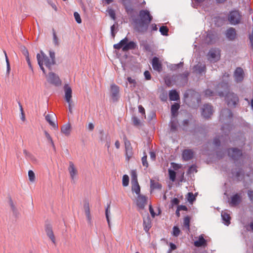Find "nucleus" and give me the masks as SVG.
I'll return each mask as SVG.
<instances>
[{"mask_svg":"<svg viewBox=\"0 0 253 253\" xmlns=\"http://www.w3.org/2000/svg\"><path fill=\"white\" fill-rule=\"evenodd\" d=\"M152 19L153 16L148 10H140L138 17L133 19L135 30L140 33L146 32Z\"/></svg>","mask_w":253,"mask_h":253,"instance_id":"nucleus-1","label":"nucleus"},{"mask_svg":"<svg viewBox=\"0 0 253 253\" xmlns=\"http://www.w3.org/2000/svg\"><path fill=\"white\" fill-rule=\"evenodd\" d=\"M40 52L41 54L38 53L37 54L38 63L43 74H45V70L43 66V62L45 66L49 70H51V67L55 64L56 61H52L50 58H49L42 50Z\"/></svg>","mask_w":253,"mask_h":253,"instance_id":"nucleus-2","label":"nucleus"},{"mask_svg":"<svg viewBox=\"0 0 253 253\" xmlns=\"http://www.w3.org/2000/svg\"><path fill=\"white\" fill-rule=\"evenodd\" d=\"M227 19L231 25H236L241 23L242 15L238 10H233L229 12Z\"/></svg>","mask_w":253,"mask_h":253,"instance_id":"nucleus-3","label":"nucleus"},{"mask_svg":"<svg viewBox=\"0 0 253 253\" xmlns=\"http://www.w3.org/2000/svg\"><path fill=\"white\" fill-rule=\"evenodd\" d=\"M185 99L190 100L194 103L196 101V105H193V107H197L201 102V96L199 93L193 90H188L184 94Z\"/></svg>","mask_w":253,"mask_h":253,"instance_id":"nucleus-4","label":"nucleus"},{"mask_svg":"<svg viewBox=\"0 0 253 253\" xmlns=\"http://www.w3.org/2000/svg\"><path fill=\"white\" fill-rule=\"evenodd\" d=\"M228 156L235 162L240 160L243 156V150L237 147H232L228 149Z\"/></svg>","mask_w":253,"mask_h":253,"instance_id":"nucleus-5","label":"nucleus"},{"mask_svg":"<svg viewBox=\"0 0 253 253\" xmlns=\"http://www.w3.org/2000/svg\"><path fill=\"white\" fill-rule=\"evenodd\" d=\"M225 100L228 106L231 107H235L239 101L238 95L234 92L230 91L226 93Z\"/></svg>","mask_w":253,"mask_h":253,"instance_id":"nucleus-6","label":"nucleus"},{"mask_svg":"<svg viewBox=\"0 0 253 253\" xmlns=\"http://www.w3.org/2000/svg\"><path fill=\"white\" fill-rule=\"evenodd\" d=\"M232 117L233 114L231 111L229 109L225 108L221 111L219 119L222 122L225 121L228 122H231Z\"/></svg>","mask_w":253,"mask_h":253,"instance_id":"nucleus-7","label":"nucleus"},{"mask_svg":"<svg viewBox=\"0 0 253 253\" xmlns=\"http://www.w3.org/2000/svg\"><path fill=\"white\" fill-rule=\"evenodd\" d=\"M47 81L55 86H59L61 84V81L58 76L53 72L49 73L47 76Z\"/></svg>","mask_w":253,"mask_h":253,"instance_id":"nucleus-8","label":"nucleus"},{"mask_svg":"<svg viewBox=\"0 0 253 253\" xmlns=\"http://www.w3.org/2000/svg\"><path fill=\"white\" fill-rule=\"evenodd\" d=\"M246 141L245 134L241 132L238 133L233 139L235 144L242 148L245 145Z\"/></svg>","mask_w":253,"mask_h":253,"instance_id":"nucleus-9","label":"nucleus"},{"mask_svg":"<svg viewBox=\"0 0 253 253\" xmlns=\"http://www.w3.org/2000/svg\"><path fill=\"white\" fill-rule=\"evenodd\" d=\"M220 50L218 48H212L208 53L209 59L211 62H216L220 59Z\"/></svg>","mask_w":253,"mask_h":253,"instance_id":"nucleus-10","label":"nucleus"},{"mask_svg":"<svg viewBox=\"0 0 253 253\" xmlns=\"http://www.w3.org/2000/svg\"><path fill=\"white\" fill-rule=\"evenodd\" d=\"M213 110L212 106L209 104L204 105L202 108V115L205 118H209L212 115Z\"/></svg>","mask_w":253,"mask_h":253,"instance_id":"nucleus-11","label":"nucleus"},{"mask_svg":"<svg viewBox=\"0 0 253 253\" xmlns=\"http://www.w3.org/2000/svg\"><path fill=\"white\" fill-rule=\"evenodd\" d=\"M125 150H126V160L128 162L130 158H131L133 155L132 148L131 146V144L129 141L125 140Z\"/></svg>","mask_w":253,"mask_h":253,"instance_id":"nucleus-12","label":"nucleus"},{"mask_svg":"<svg viewBox=\"0 0 253 253\" xmlns=\"http://www.w3.org/2000/svg\"><path fill=\"white\" fill-rule=\"evenodd\" d=\"M242 201L241 194L236 193L231 197L229 205L231 207H236L239 205Z\"/></svg>","mask_w":253,"mask_h":253,"instance_id":"nucleus-13","label":"nucleus"},{"mask_svg":"<svg viewBox=\"0 0 253 253\" xmlns=\"http://www.w3.org/2000/svg\"><path fill=\"white\" fill-rule=\"evenodd\" d=\"M111 96L114 101H116L119 97V87L115 84L111 85Z\"/></svg>","mask_w":253,"mask_h":253,"instance_id":"nucleus-14","label":"nucleus"},{"mask_svg":"<svg viewBox=\"0 0 253 253\" xmlns=\"http://www.w3.org/2000/svg\"><path fill=\"white\" fill-rule=\"evenodd\" d=\"M64 90L65 91V98L66 101L70 104L71 102L72 97V90L71 87L68 84H65L64 86Z\"/></svg>","mask_w":253,"mask_h":253,"instance_id":"nucleus-15","label":"nucleus"},{"mask_svg":"<svg viewBox=\"0 0 253 253\" xmlns=\"http://www.w3.org/2000/svg\"><path fill=\"white\" fill-rule=\"evenodd\" d=\"M225 36L229 41H234L237 38V33L235 28H229L225 32Z\"/></svg>","mask_w":253,"mask_h":253,"instance_id":"nucleus-16","label":"nucleus"},{"mask_svg":"<svg viewBox=\"0 0 253 253\" xmlns=\"http://www.w3.org/2000/svg\"><path fill=\"white\" fill-rule=\"evenodd\" d=\"M234 77L236 82H242L244 79V71L241 67L236 68L234 72Z\"/></svg>","mask_w":253,"mask_h":253,"instance_id":"nucleus-17","label":"nucleus"},{"mask_svg":"<svg viewBox=\"0 0 253 253\" xmlns=\"http://www.w3.org/2000/svg\"><path fill=\"white\" fill-rule=\"evenodd\" d=\"M152 66L153 68V69L155 71H156L158 72L159 73H160L162 72L163 68H162V64L160 62L159 59L157 57H154L152 60Z\"/></svg>","mask_w":253,"mask_h":253,"instance_id":"nucleus-18","label":"nucleus"},{"mask_svg":"<svg viewBox=\"0 0 253 253\" xmlns=\"http://www.w3.org/2000/svg\"><path fill=\"white\" fill-rule=\"evenodd\" d=\"M147 202L146 197L145 196L139 195L136 201V205L139 209L142 210L144 208Z\"/></svg>","mask_w":253,"mask_h":253,"instance_id":"nucleus-19","label":"nucleus"},{"mask_svg":"<svg viewBox=\"0 0 253 253\" xmlns=\"http://www.w3.org/2000/svg\"><path fill=\"white\" fill-rule=\"evenodd\" d=\"M206 67L205 64L198 63L193 67V72L196 74H201L206 72Z\"/></svg>","mask_w":253,"mask_h":253,"instance_id":"nucleus-20","label":"nucleus"},{"mask_svg":"<svg viewBox=\"0 0 253 253\" xmlns=\"http://www.w3.org/2000/svg\"><path fill=\"white\" fill-rule=\"evenodd\" d=\"M68 171L69 172L72 180H74L75 176L78 174V170L75 168L74 163L71 161L69 162Z\"/></svg>","mask_w":253,"mask_h":253,"instance_id":"nucleus-21","label":"nucleus"},{"mask_svg":"<svg viewBox=\"0 0 253 253\" xmlns=\"http://www.w3.org/2000/svg\"><path fill=\"white\" fill-rule=\"evenodd\" d=\"M194 156V152L191 149H185L183 151L182 158L186 161L191 160Z\"/></svg>","mask_w":253,"mask_h":253,"instance_id":"nucleus-22","label":"nucleus"},{"mask_svg":"<svg viewBox=\"0 0 253 253\" xmlns=\"http://www.w3.org/2000/svg\"><path fill=\"white\" fill-rule=\"evenodd\" d=\"M55 115L54 113L51 114H47L45 117L46 121L49 123V124L53 127L54 129H58V125L52 121L51 119L55 117Z\"/></svg>","mask_w":253,"mask_h":253,"instance_id":"nucleus-23","label":"nucleus"},{"mask_svg":"<svg viewBox=\"0 0 253 253\" xmlns=\"http://www.w3.org/2000/svg\"><path fill=\"white\" fill-rule=\"evenodd\" d=\"M45 232L48 237L51 240L53 243L55 244V238L51 227L50 226H47L45 228Z\"/></svg>","mask_w":253,"mask_h":253,"instance_id":"nucleus-24","label":"nucleus"},{"mask_svg":"<svg viewBox=\"0 0 253 253\" xmlns=\"http://www.w3.org/2000/svg\"><path fill=\"white\" fill-rule=\"evenodd\" d=\"M190 218L188 216H185L183 221V230L188 233L190 230Z\"/></svg>","mask_w":253,"mask_h":253,"instance_id":"nucleus-25","label":"nucleus"},{"mask_svg":"<svg viewBox=\"0 0 253 253\" xmlns=\"http://www.w3.org/2000/svg\"><path fill=\"white\" fill-rule=\"evenodd\" d=\"M143 227L146 232L148 233L151 227V221L149 216L143 219Z\"/></svg>","mask_w":253,"mask_h":253,"instance_id":"nucleus-26","label":"nucleus"},{"mask_svg":"<svg viewBox=\"0 0 253 253\" xmlns=\"http://www.w3.org/2000/svg\"><path fill=\"white\" fill-rule=\"evenodd\" d=\"M136 44L132 41L127 43V42L123 47L124 51H127L130 49H134L136 48Z\"/></svg>","mask_w":253,"mask_h":253,"instance_id":"nucleus-27","label":"nucleus"},{"mask_svg":"<svg viewBox=\"0 0 253 253\" xmlns=\"http://www.w3.org/2000/svg\"><path fill=\"white\" fill-rule=\"evenodd\" d=\"M179 105L177 103H174L171 106V117L175 119L177 115V111L179 108Z\"/></svg>","mask_w":253,"mask_h":253,"instance_id":"nucleus-28","label":"nucleus"},{"mask_svg":"<svg viewBox=\"0 0 253 253\" xmlns=\"http://www.w3.org/2000/svg\"><path fill=\"white\" fill-rule=\"evenodd\" d=\"M61 131L66 136L69 135L71 131V126L69 124L64 125L61 128Z\"/></svg>","mask_w":253,"mask_h":253,"instance_id":"nucleus-29","label":"nucleus"},{"mask_svg":"<svg viewBox=\"0 0 253 253\" xmlns=\"http://www.w3.org/2000/svg\"><path fill=\"white\" fill-rule=\"evenodd\" d=\"M221 217L224 224L226 225H229L231 219L230 215L226 212L222 211Z\"/></svg>","mask_w":253,"mask_h":253,"instance_id":"nucleus-30","label":"nucleus"},{"mask_svg":"<svg viewBox=\"0 0 253 253\" xmlns=\"http://www.w3.org/2000/svg\"><path fill=\"white\" fill-rule=\"evenodd\" d=\"M169 99L171 101H177L179 99V96L175 90L170 91L169 93Z\"/></svg>","mask_w":253,"mask_h":253,"instance_id":"nucleus-31","label":"nucleus"},{"mask_svg":"<svg viewBox=\"0 0 253 253\" xmlns=\"http://www.w3.org/2000/svg\"><path fill=\"white\" fill-rule=\"evenodd\" d=\"M206 240L202 236H200L198 240L194 242L196 247H200L206 245Z\"/></svg>","mask_w":253,"mask_h":253,"instance_id":"nucleus-32","label":"nucleus"},{"mask_svg":"<svg viewBox=\"0 0 253 253\" xmlns=\"http://www.w3.org/2000/svg\"><path fill=\"white\" fill-rule=\"evenodd\" d=\"M233 176L238 181H240L243 179V173L242 169H238L235 172L232 171Z\"/></svg>","mask_w":253,"mask_h":253,"instance_id":"nucleus-33","label":"nucleus"},{"mask_svg":"<svg viewBox=\"0 0 253 253\" xmlns=\"http://www.w3.org/2000/svg\"><path fill=\"white\" fill-rule=\"evenodd\" d=\"M132 191L136 193V194L139 195L140 193V187L138 184V181L131 182Z\"/></svg>","mask_w":253,"mask_h":253,"instance_id":"nucleus-34","label":"nucleus"},{"mask_svg":"<svg viewBox=\"0 0 253 253\" xmlns=\"http://www.w3.org/2000/svg\"><path fill=\"white\" fill-rule=\"evenodd\" d=\"M125 7L128 15H130L131 17H133L134 15L135 11L131 4H126Z\"/></svg>","mask_w":253,"mask_h":253,"instance_id":"nucleus-35","label":"nucleus"},{"mask_svg":"<svg viewBox=\"0 0 253 253\" xmlns=\"http://www.w3.org/2000/svg\"><path fill=\"white\" fill-rule=\"evenodd\" d=\"M8 203L13 214L15 216H17L19 214V212L11 198H9Z\"/></svg>","mask_w":253,"mask_h":253,"instance_id":"nucleus-36","label":"nucleus"},{"mask_svg":"<svg viewBox=\"0 0 253 253\" xmlns=\"http://www.w3.org/2000/svg\"><path fill=\"white\" fill-rule=\"evenodd\" d=\"M128 42V39L126 37L122 40H121L119 43L115 44L114 45V48L116 49H120L124 46V45Z\"/></svg>","mask_w":253,"mask_h":253,"instance_id":"nucleus-37","label":"nucleus"},{"mask_svg":"<svg viewBox=\"0 0 253 253\" xmlns=\"http://www.w3.org/2000/svg\"><path fill=\"white\" fill-rule=\"evenodd\" d=\"M177 121L176 118L175 119L171 117V121L170 122V129L172 131H175L177 129Z\"/></svg>","mask_w":253,"mask_h":253,"instance_id":"nucleus-38","label":"nucleus"},{"mask_svg":"<svg viewBox=\"0 0 253 253\" xmlns=\"http://www.w3.org/2000/svg\"><path fill=\"white\" fill-rule=\"evenodd\" d=\"M44 133L45 136L46 138H47V140H48V142L51 144L53 150H55V145L54 144V142H53L52 139L51 137L50 136V134L46 130L44 131Z\"/></svg>","mask_w":253,"mask_h":253,"instance_id":"nucleus-39","label":"nucleus"},{"mask_svg":"<svg viewBox=\"0 0 253 253\" xmlns=\"http://www.w3.org/2000/svg\"><path fill=\"white\" fill-rule=\"evenodd\" d=\"M53 42L55 46H58L59 45V40L57 37L56 33L54 29H53Z\"/></svg>","mask_w":253,"mask_h":253,"instance_id":"nucleus-40","label":"nucleus"},{"mask_svg":"<svg viewBox=\"0 0 253 253\" xmlns=\"http://www.w3.org/2000/svg\"><path fill=\"white\" fill-rule=\"evenodd\" d=\"M168 172H169V179L172 181H174L175 180V177H176V172L174 170L170 169H169Z\"/></svg>","mask_w":253,"mask_h":253,"instance_id":"nucleus-41","label":"nucleus"},{"mask_svg":"<svg viewBox=\"0 0 253 253\" xmlns=\"http://www.w3.org/2000/svg\"><path fill=\"white\" fill-rule=\"evenodd\" d=\"M122 184L123 186L126 187L129 184V177L127 175L125 174L123 176Z\"/></svg>","mask_w":253,"mask_h":253,"instance_id":"nucleus-42","label":"nucleus"},{"mask_svg":"<svg viewBox=\"0 0 253 253\" xmlns=\"http://www.w3.org/2000/svg\"><path fill=\"white\" fill-rule=\"evenodd\" d=\"M160 32L163 36H167L169 32V29L167 26H162L160 28Z\"/></svg>","mask_w":253,"mask_h":253,"instance_id":"nucleus-43","label":"nucleus"},{"mask_svg":"<svg viewBox=\"0 0 253 253\" xmlns=\"http://www.w3.org/2000/svg\"><path fill=\"white\" fill-rule=\"evenodd\" d=\"M213 35L211 33H208L207 34L206 40L208 43H212L213 42Z\"/></svg>","mask_w":253,"mask_h":253,"instance_id":"nucleus-44","label":"nucleus"},{"mask_svg":"<svg viewBox=\"0 0 253 253\" xmlns=\"http://www.w3.org/2000/svg\"><path fill=\"white\" fill-rule=\"evenodd\" d=\"M3 52L4 53V55L5 57V60H6V68H7L6 73L7 74H9V72H10V63H9L8 57H7L6 51H3Z\"/></svg>","mask_w":253,"mask_h":253,"instance_id":"nucleus-45","label":"nucleus"},{"mask_svg":"<svg viewBox=\"0 0 253 253\" xmlns=\"http://www.w3.org/2000/svg\"><path fill=\"white\" fill-rule=\"evenodd\" d=\"M84 209L85 213L90 212V208H89V204L87 201H85L84 202Z\"/></svg>","mask_w":253,"mask_h":253,"instance_id":"nucleus-46","label":"nucleus"},{"mask_svg":"<svg viewBox=\"0 0 253 253\" xmlns=\"http://www.w3.org/2000/svg\"><path fill=\"white\" fill-rule=\"evenodd\" d=\"M85 214L87 219L88 224H89V226H92L93 225V222L90 212L85 213Z\"/></svg>","mask_w":253,"mask_h":253,"instance_id":"nucleus-47","label":"nucleus"},{"mask_svg":"<svg viewBox=\"0 0 253 253\" xmlns=\"http://www.w3.org/2000/svg\"><path fill=\"white\" fill-rule=\"evenodd\" d=\"M109 208H110V205H108L105 210V215H106V217L107 219V221L108 225L110 227V221L109 215V213H110Z\"/></svg>","mask_w":253,"mask_h":253,"instance_id":"nucleus-48","label":"nucleus"},{"mask_svg":"<svg viewBox=\"0 0 253 253\" xmlns=\"http://www.w3.org/2000/svg\"><path fill=\"white\" fill-rule=\"evenodd\" d=\"M28 176L29 178V180L31 182H33L35 181V175L34 172L31 170H30L28 171Z\"/></svg>","mask_w":253,"mask_h":253,"instance_id":"nucleus-49","label":"nucleus"},{"mask_svg":"<svg viewBox=\"0 0 253 253\" xmlns=\"http://www.w3.org/2000/svg\"><path fill=\"white\" fill-rule=\"evenodd\" d=\"M74 16L75 17V19L76 22L80 24L82 23V19H81L80 15L78 12H75L74 13Z\"/></svg>","mask_w":253,"mask_h":253,"instance_id":"nucleus-50","label":"nucleus"},{"mask_svg":"<svg viewBox=\"0 0 253 253\" xmlns=\"http://www.w3.org/2000/svg\"><path fill=\"white\" fill-rule=\"evenodd\" d=\"M180 232V230L179 228L177 226H174L173 227V235L175 237H177Z\"/></svg>","mask_w":253,"mask_h":253,"instance_id":"nucleus-51","label":"nucleus"},{"mask_svg":"<svg viewBox=\"0 0 253 253\" xmlns=\"http://www.w3.org/2000/svg\"><path fill=\"white\" fill-rule=\"evenodd\" d=\"M127 80L130 84H132V87L134 88L136 86V82L135 79H132L131 77H127Z\"/></svg>","mask_w":253,"mask_h":253,"instance_id":"nucleus-52","label":"nucleus"},{"mask_svg":"<svg viewBox=\"0 0 253 253\" xmlns=\"http://www.w3.org/2000/svg\"><path fill=\"white\" fill-rule=\"evenodd\" d=\"M151 187L153 189H160L161 188V185L158 183H153L152 181H151Z\"/></svg>","mask_w":253,"mask_h":253,"instance_id":"nucleus-53","label":"nucleus"},{"mask_svg":"<svg viewBox=\"0 0 253 253\" xmlns=\"http://www.w3.org/2000/svg\"><path fill=\"white\" fill-rule=\"evenodd\" d=\"M138 181L137 178V174L134 170L131 171V182Z\"/></svg>","mask_w":253,"mask_h":253,"instance_id":"nucleus-54","label":"nucleus"},{"mask_svg":"<svg viewBox=\"0 0 253 253\" xmlns=\"http://www.w3.org/2000/svg\"><path fill=\"white\" fill-rule=\"evenodd\" d=\"M141 160H142V163L143 166L144 167H146V168H147L148 167V163L147 161V156L146 155L144 156L142 158Z\"/></svg>","mask_w":253,"mask_h":253,"instance_id":"nucleus-55","label":"nucleus"},{"mask_svg":"<svg viewBox=\"0 0 253 253\" xmlns=\"http://www.w3.org/2000/svg\"><path fill=\"white\" fill-rule=\"evenodd\" d=\"M245 227L247 231L253 232V220L250 222L248 225L246 226Z\"/></svg>","mask_w":253,"mask_h":253,"instance_id":"nucleus-56","label":"nucleus"},{"mask_svg":"<svg viewBox=\"0 0 253 253\" xmlns=\"http://www.w3.org/2000/svg\"><path fill=\"white\" fill-rule=\"evenodd\" d=\"M195 200V197L192 193L189 192L188 193V200L192 202Z\"/></svg>","mask_w":253,"mask_h":253,"instance_id":"nucleus-57","label":"nucleus"},{"mask_svg":"<svg viewBox=\"0 0 253 253\" xmlns=\"http://www.w3.org/2000/svg\"><path fill=\"white\" fill-rule=\"evenodd\" d=\"M247 193L250 201L253 204V190H249Z\"/></svg>","mask_w":253,"mask_h":253,"instance_id":"nucleus-58","label":"nucleus"},{"mask_svg":"<svg viewBox=\"0 0 253 253\" xmlns=\"http://www.w3.org/2000/svg\"><path fill=\"white\" fill-rule=\"evenodd\" d=\"M144 75L145 77V79L146 80H150L151 79V75L149 71H145L144 73Z\"/></svg>","mask_w":253,"mask_h":253,"instance_id":"nucleus-59","label":"nucleus"},{"mask_svg":"<svg viewBox=\"0 0 253 253\" xmlns=\"http://www.w3.org/2000/svg\"><path fill=\"white\" fill-rule=\"evenodd\" d=\"M213 92L211 89H208L205 91V94L206 96H211L213 95Z\"/></svg>","mask_w":253,"mask_h":253,"instance_id":"nucleus-60","label":"nucleus"},{"mask_svg":"<svg viewBox=\"0 0 253 253\" xmlns=\"http://www.w3.org/2000/svg\"><path fill=\"white\" fill-rule=\"evenodd\" d=\"M132 119L134 126H138L139 125L140 120L136 117H133Z\"/></svg>","mask_w":253,"mask_h":253,"instance_id":"nucleus-61","label":"nucleus"},{"mask_svg":"<svg viewBox=\"0 0 253 253\" xmlns=\"http://www.w3.org/2000/svg\"><path fill=\"white\" fill-rule=\"evenodd\" d=\"M179 202L180 201L177 198H174L171 201V204L172 206H173L174 205H178Z\"/></svg>","mask_w":253,"mask_h":253,"instance_id":"nucleus-62","label":"nucleus"},{"mask_svg":"<svg viewBox=\"0 0 253 253\" xmlns=\"http://www.w3.org/2000/svg\"><path fill=\"white\" fill-rule=\"evenodd\" d=\"M23 153L24 154L26 158H32V155L30 152L27 151L25 149L23 150Z\"/></svg>","mask_w":253,"mask_h":253,"instance_id":"nucleus-63","label":"nucleus"},{"mask_svg":"<svg viewBox=\"0 0 253 253\" xmlns=\"http://www.w3.org/2000/svg\"><path fill=\"white\" fill-rule=\"evenodd\" d=\"M213 144H214V145H215L216 146H218L220 145V141L219 139V138H215L213 140Z\"/></svg>","mask_w":253,"mask_h":253,"instance_id":"nucleus-64","label":"nucleus"}]
</instances>
